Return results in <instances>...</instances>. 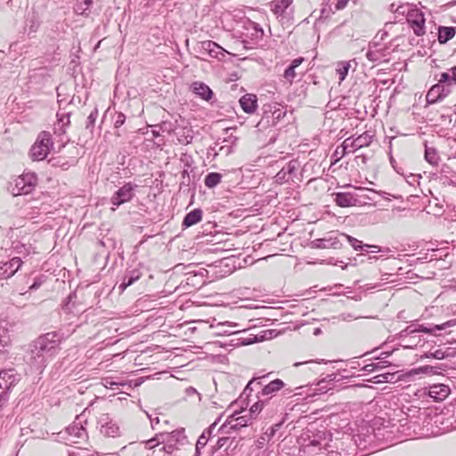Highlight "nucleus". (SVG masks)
Returning <instances> with one entry per match:
<instances>
[{
    "label": "nucleus",
    "instance_id": "nucleus-1",
    "mask_svg": "<svg viewBox=\"0 0 456 456\" xmlns=\"http://www.w3.org/2000/svg\"><path fill=\"white\" fill-rule=\"evenodd\" d=\"M455 325L456 319L450 320L442 324L433 325L429 327L419 325L418 329L413 330L410 326L401 333L402 341L404 343L403 347L414 348L419 346L422 343L419 332L436 334L437 331L445 330L448 328H452Z\"/></svg>",
    "mask_w": 456,
    "mask_h": 456
},
{
    "label": "nucleus",
    "instance_id": "nucleus-2",
    "mask_svg": "<svg viewBox=\"0 0 456 456\" xmlns=\"http://www.w3.org/2000/svg\"><path fill=\"white\" fill-rule=\"evenodd\" d=\"M62 339L63 334L59 331L47 332L34 340L30 348L49 359L57 353Z\"/></svg>",
    "mask_w": 456,
    "mask_h": 456
},
{
    "label": "nucleus",
    "instance_id": "nucleus-3",
    "mask_svg": "<svg viewBox=\"0 0 456 456\" xmlns=\"http://www.w3.org/2000/svg\"><path fill=\"white\" fill-rule=\"evenodd\" d=\"M37 184V175L34 172L23 173L10 183V191L13 196L27 195L32 192Z\"/></svg>",
    "mask_w": 456,
    "mask_h": 456
},
{
    "label": "nucleus",
    "instance_id": "nucleus-4",
    "mask_svg": "<svg viewBox=\"0 0 456 456\" xmlns=\"http://www.w3.org/2000/svg\"><path fill=\"white\" fill-rule=\"evenodd\" d=\"M53 142L51 133L47 131L41 132L30 149L29 156L31 159L34 161L45 159L53 148Z\"/></svg>",
    "mask_w": 456,
    "mask_h": 456
},
{
    "label": "nucleus",
    "instance_id": "nucleus-5",
    "mask_svg": "<svg viewBox=\"0 0 456 456\" xmlns=\"http://www.w3.org/2000/svg\"><path fill=\"white\" fill-rule=\"evenodd\" d=\"M407 9L406 19L414 34L418 37L423 36L426 33L425 30V17L423 12L412 6L402 5L397 9L400 13H404Z\"/></svg>",
    "mask_w": 456,
    "mask_h": 456
},
{
    "label": "nucleus",
    "instance_id": "nucleus-6",
    "mask_svg": "<svg viewBox=\"0 0 456 456\" xmlns=\"http://www.w3.org/2000/svg\"><path fill=\"white\" fill-rule=\"evenodd\" d=\"M372 142V135L365 132L356 138L348 137L341 144V155L347 152H354L363 147L369 146Z\"/></svg>",
    "mask_w": 456,
    "mask_h": 456
},
{
    "label": "nucleus",
    "instance_id": "nucleus-7",
    "mask_svg": "<svg viewBox=\"0 0 456 456\" xmlns=\"http://www.w3.org/2000/svg\"><path fill=\"white\" fill-rule=\"evenodd\" d=\"M390 53L391 50L387 44L370 42L369 44L366 58L371 62L379 63L388 61V56Z\"/></svg>",
    "mask_w": 456,
    "mask_h": 456
},
{
    "label": "nucleus",
    "instance_id": "nucleus-8",
    "mask_svg": "<svg viewBox=\"0 0 456 456\" xmlns=\"http://www.w3.org/2000/svg\"><path fill=\"white\" fill-rule=\"evenodd\" d=\"M452 92V86H449L446 82H442V77H440L437 84L434 85L428 92L426 99L428 103L434 104L447 95Z\"/></svg>",
    "mask_w": 456,
    "mask_h": 456
},
{
    "label": "nucleus",
    "instance_id": "nucleus-9",
    "mask_svg": "<svg viewBox=\"0 0 456 456\" xmlns=\"http://www.w3.org/2000/svg\"><path fill=\"white\" fill-rule=\"evenodd\" d=\"M279 406L278 400H273L272 397L266 400H258L251 406L248 415L250 419H255L261 411H264L266 415H271L274 408L275 411H278Z\"/></svg>",
    "mask_w": 456,
    "mask_h": 456
},
{
    "label": "nucleus",
    "instance_id": "nucleus-10",
    "mask_svg": "<svg viewBox=\"0 0 456 456\" xmlns=\"http://www.w3.org/2000/svg\"><path fill=\"white\" fill-rule=\"evenodd\" d=\"M251 419L248 414L235 417L231 415L227 418L225 422L220 427L219 431L223 434L228 433L230 429L238 430L243 427L248 426Z\"/></svg>",
    "mask_w": 456,
    "mask_h": 456
},
{
    "label": "nucleus",
    "instance_id": "nucleus-11",
    "mask_svg": "<svg viewBox=\"0 0 456 456\" xmlns=\"http://www.w3.org/2000/svg\"><path fill=\"white\" fill-rule=\"evenodd\" d=\"M21 265L22 261L20 256H14L8 261L0 262V279H8L13 276Z\"/></svg>",
    "mask_w": 456,
    "mask_h": 456
},
{
    "label": "nucleus",
    "instance_id": "nucleus-12",
    "mask_svg": "<svg viewBox=\"0 0 456 456\" xmlns=\"http://www.w3.org/2000/svg\"><path fill=\"white\" fill-rule=\"evenodd\" d=\"M48 360L43 354L37 353L30 348L28 355V364L34 372L42 373L45 369Z\"/></svg>",
    "mask_w": 456,
    "mask_h": 456
},
{
    "label": "nucleus",
    "instance_id": "nucleus-13",
    "mask_svg": "<svg viewBox=\"0 0 456 456\" xmlns=\"http://www.w3.org/2000/svg\"><path fill=\"white\" fill-rule=\"evenodd\" d=\"M136 184L132 183H126L116 191V207L120 206L126 202L130 201L134 196V190Z\"/></svg>",
    "mask_w": 456,
    "mask_h": 456
},
{
    "label": "nucleus",
    "instance_id": "nucleus-14",
    "mask_svg": "<svg viewBox=\"0 0 456 456\" xmlns=\"http://www.w3.org/2000/svg\"><path fill=\"white\" fill-rule=\"evenodd\" d=\"M98 428L100 432L109 437L114 436V423L113 419L109 413L102 414L98 419Z\"/></svg>",
    "mask_w": 456,
    "mask_h": 456
},
{
    "label": "nucleus",
    "instance_id": "nucleus-15",
    "mask_svg": "<svg viewBox=\"0 0 456 456\" xmlns=\"http://www.w3.org/2000/svg\"><path fill=\"white\" fill-rule=\"evenodd\" d=\"M201 52L207 53L212 58L220 59L224 56V50L216 42L211 40L203 41L200 43Z\"/></svg>",
    "mask_w": 456,
    "mask_h": 456
},
{
    "label": "nucleus",
    "instance_id": "nucleus-16",
    "mask_svg": "<svg viewBox=\"0 0 456 456\" xmlns=\"http://www.w3.org/2000/svg\"><path fill=\"white\" fill-rule=\"evenodd\" d=\"M450 394V387L444 384H434L428 387V395L435 401H443Z\"/></svg>",
    "mask_w": 456,
    "mask_h": 456
},
{
    "label": "nucleus",
    "instance_id": "nucleus-17",
    "mask_svg": "<svg viewBox=\"0 0 456 456\" xmlns=\"http://www.w3.org/2000/svg\"><path fill=\"white\" fill-rule=\"evenodd\" d=\"M340 242L338 240V237L333 235H329L328 237L316 239L311 242L312 248H338L340 247Z\"/></svg>",
    "mask_w": 456,
    "mask_h": 456
},
{
    "label": "nucleus",
    "instance_id": "nucleus-18",
    "mask_svg": "<svg viewBox=\"0 0 456 456\" xmlns=\"http://www.w3.org/2000/svg\"><path fill=\"white\" fill-rule=\"evenodd\" d=\"M162 443H170L176 446L183 444L186 436L183 429L174 430L171 433L160 434Z\"/></svg>",
    "mask_w": 456,
    "mask_h": 456
},
{
    "label": "nucleus",
    "instance_id": "nucleus-19",
    "mask_svg": "<svg viewBox=\"0 0 456 456\" xmlns=\"http://www.w3.org/2000/svg\"><path fill=\"white\" fill-rule=\"evenodd\" d=\"M341 236L344 237L345 239H346V240L349 242V244L355 250H360V249H362L363 248H372L371 252H388L389 251L388 248L381 249L379 246H376V245L362 244V242L361 240H359L350 235L345 234V233H342Z\"/></svg>",
    "mask_w": 456,
    "mask_h": 456
},
{
    "label": "nucleus",
    "instance_id": "nucleus-20",
    "mask_svg": "<svg viewBox=\"0 0 456 456\" xmlns=\"http://www.w3.org/2000/svg\"><path fill=\"white\" fill-rule=\"evenodd\" d=\"M305 61V59L303 57H298V58H296L294 59L291 63L289 64V66L284 70V73H283V77L284 79L289 83V84H292L294 79L296 78L297 77V72H296V69L297 67H299L303 61Z\"/></svg>",
    "mask_w": 456,
    "mask_h": 456
},
{
    "label": "nucleus",
    "instance_id": "nucleus-21",
    "mask_svg": "<svg viewBox=\"0 0 456 456\" xmlns=\"http://www.w3.org/2000/svg\"><path fill=\"white\" fill-rule=\"evenodd\" d=\"M192 92L205 101H209L213 96V92L208 86L202 82H194L191 85Z\"/></svg>",
    "mask_w": 456,
    "mask_h": 456
},
{
    "label": "nucleus",
    "instance_id": "nucleus-22",
    "mask_svg": "<svg viewBox=\"0 0 456 456\" xmlns=\"http://www.w3.org/2000/svg\"><path fill=\"white\" fill-rule=\"evenodd\" d=\"M240 104L246 113L251 114L257 107L256 97L254 94H245L240 99Z\"/></svg>",
    "mask_w": 456,
    "mask_h": 456
},
{
    "label": "nucleus",
    "instance_id": "nucleus-23",
    "mask_svg": "<svg viewBox=\"0 0 456 456\" xmlns=\"http://www.w3.org/2000/svg\"><path fill=\"white\" fill-rule=\"evenodd\" d=\"M116 456H142V444L137 443H130L128 445L123 446Z\"/></svg>",
    "mask_w": 456,
    "mask_h": 456
},
{
    "label": "nucleus",
    "instance_id": "nucleus-24",
    "mask_svg": "<svg viewBox=\"0 0 456 456\" xmlns=\"http://www.w3.org/2000/svg\"><path fill=\"white\" fill-rule=\"evenodd\" d=\"M284 387L285 383L281 379H276L262 387L261 395H270V397H273V395L282 389ZM272 399L274 400L273 398Z\"/></svg>",
    "mask_w": 456,
    "mask_h": 456
},
{
    "label": "nucleus",
    "instance_id": "nucleus-25",
    "mask_svg": "<svg viewBox=\"0 0 456 456\" xmlns=\"http://www.w3.org/2000/svg\"><path fill=\"white\" fill-rule=\"evenodd\" d=\"M335 202L339 207L347 208L355 205L356 199L350 192H338L335 194Z\"/></svg>",
    "mask_w": 456,
    "mask_h": 456
},
{
    "label": "nucleus",
    "instance_id": "nucleus-26",
    "mask_svg": "<svg viewBox=\"0 0 456 456\" xmlns=\"http://www.w3.org/2000/svg\"><path fill=\"white\" fill-rule=\"evenodd\" d=\"M237 327H239V324L236 322H224L217 323L216 325L215 329L216 330V334L222 336V335H232V334L240 332V330H233Z\"/></svg>",
    "mask_w": 456,
    "mask_h": 456
},
{
    "label": "nucleus",
    "instance_id": "nucleus-27",
    "mask_svg": "<svg viewBox=\"0 0 456 456\" xmlns=\"http://www.w3.org/2000/svg\"><path fill=\"white\" fill-rule=\"evenodd\" d=\"M354 65V69L357 66V61L355 59L350 60V61H339L337 65L336 71L339 76V80L344 81L348 74L349 69Z\"/></svg>",
    "mask_w": 456,
    "mask_h": 456
},
{
    "label": "nucleus",
    "instance_id": "nucleus-28",
    "mask_svg": "<svg viewBox=\"0 0 456 456\" xmlns=\"http://www.w3.org/2000/svg\"><path fill=\"white\" fill-rule=\"evenodd\" d=\"M84 424H86V416L85 411L77 415L75 421L71 425L77 426L76 429L77 430V433H76V436L78 439H84L86 436V431Z\"/></svg>",
    "mask_w": 456,
    "mask_h": 456
},
{
    "label": "nucleus",
    "instance_id": "nucleus-29",
    "mask_svg": "<svg viewBox=\"0 0 456 456\" xmlns=\"http://www.w3.org/2000/svg\"><path fill=\"white\" fill-rule=\"evenodd\" d=\"M84 424H86V416L85 411L77 415L75 421L71 425L77 426L76 429L77 430V433H76V436L78 439H84L86 436V431Z\"/></svg>",
    "mask_w": 456,
    "mask_h": 456
},
{
    "label": "nucleus",
    "instance_id": "nucleus-30",
    "mask_svg": "<svg viewBox=\"0 0 456 456\" xmlns=\"http://www.w3.org/2000/svg\"><path fill=\"white\" fill-rule=\"evenodd\" d=\"M202 218V211L200 208L189 212L183 218V225L190 227L199 223Z\"/></svg>",
    "mask_w": 456,
    "mask_h": 456
},
{
    "label": "nucleus",
    "instance_id": "nucleus-31",
    "mask_svg": "<svg viewBox=\"0 0 456 456\" xmlns=\"http://www.w3.org/2000/svg\"><path fill=\"white\" fill-rule=\"evenodd\" d=\"M456 30L453 27H439L438 41L440 44H445L455 36Z\"/></svg>",
    "mask_w": 456,
    "mask_h": 456
},
{
    "label": "nucleus",
    "instance_id": "nucleus-32",
    "mask_svg": "<svg viewBox=\"0 0 456 456\" xmlns=\"http://www.w3.org/2000/svg\"><path fill=\"white\" fill-rule=\"evenodd\" d=\"M11 344V335L10 330L6 327V324L4 325L0 323V353L4 352L7 346Z\"/></svg>",
    "mask_w": 456,
    "mask_h": 456
},
{
    "label": "nucleus",
    "instance_id": "nucleus-33",
    "mask_svg": "<svg viewBox=\"0 0 456 456\" xmlns=\"http://www.w3.org/2000/svg\"><path fill=\"white\" fill-rule=\"evenodd\" d=\"M141 273L138 270L131 271L125 278L122 283L119 285L121 291H124L128 286L132 285L134 281L139 280Z\"/></svg>",
    "mask_w": 456,
    "mask_h": 456
},
{
    "label": "nucleus",
    "instance_id": "nucleus-34",
    "mask_svg": "<svg viewBox=\"0 0 456 456\" xmlns=\"http://www.w3.org/2000/svg\"><path fill=\"white\" fill-rule=\"evenodd\" d=\"M291 3L292 0H274L272 2V10L276 14H282Z\"/></svg>",
    "mask_w": 456,
    "mask_h": 456
},
{
    "label": "nucleus",
    "instance_id": "nucleus-35",
    "mask_svg": "<svg viewBox=\"0 0 456 456\" xmlns=\"http://www.w3.org/2000/svg\"><path fill=\"white\" fill-rule=\"evenodd\" d=\"M221 180H222L221 174L216 173V172H211L206 175L204 183L208 188H214L218 183H220Z\"/></svg>",
    "mask_w": 456,
    "mask_h": 456
},
{
    "label": "nucleus",
    "instance_id": "nucleus-36",
    "mask_svg": "<svg viewBox=\"0 0 456 456\" xmlns=\"http://www.w3.org/2000/svg\"><path fill=\"white\" fill-rule=\"evenodd\" d=\"M442 82H446L449 86H456V66L451 68L448 71L443 72L440 76Z\"/></svg>",
    "mask_w": 456,
    "mask_h": 456
},
{
    "label": "nucleus",
    "instance_id": "nucleus-37",
    "mask_svg": "<svg viewBox=\"0 0 456 456\" xmlns=\"http://www.w3.org/2000/svg\"><path fill=\"white\" fill-rule=\"evenodd\" d=\"M93 0H78L74 6V11L78 15H87V10L92 5Z\"/></svg>",
    "mask_w": 456,
    "mask_h": 456
},
{
    "label": "nucleus",
    "instance_id": "nucleus-38",
    "mask_svg": "<svg viewBox=\"0 0 456 456\" xmlns=\"http://www.w3.org/2000/svg\"><path fill=\"white\" fill-rule=\"evenodd\" d=\"M425 159L426 160L433 165L436 166L438 163L439 157L435 148L426 147L425 150Z\"/></svg>",
    "mask_w": 456,
    "mask_h": 456
},
{
    "label": "nucleus",
    "instance_id": "nucleus-39",
    "mask_svg": "<svg viewBox=\"0 0 456 456\" xmlns=\"http://www.w3.org/2000/svg\"><path fill=\"white\" fill-rule=\"evenodd\" d=\"M162 442H161V437H160V434H159L150 440L141 443V444H142V448L143 447L145 449L151 450V449H154L155 447H157Z\"/></svg>",
    "mask_w": 456,
    "mask_h": 456
},
{
    "label": "nucleus",
    "instance_id": "nucleus-40",
    "mask_svg": "<svg viewBox=\"0 0 456 456\" xmlns=\"http://www.w3.org/2000/svg\"><path fill=\"white\" fill-rule=\"evenodd\" d=\"M13 251L19 255L27 256L29 254V248L23 243L20 241L12 242Z\"/></svg>",
    "mask_w": 456,
    "mask_h": 456
},
{
    "label": "nucleus",
    "instance_id": "nucleus-41",
    "mask_svg": "<svg viewBox=\"0 0 456 456\" xmlns=\"http://www.w3.org/2000/svg\"><path fill=\"white\" fill-rule=\"evenodd\" d=\"M97 117H98V110H97V109H94L93 111H91V113L87 117L86 123V129H88L90 131L93 130Z\"/></svg>",
    "mask_w": 456,
    "mask_h": 456
},
{
    "label": "nucleus",
    "instance_id": "nucleus-42",
    "mask_svg": "<svg viewBox=\"0 0 456 456\" xmlns=\"http://www.w3.org/2000/svg\"><path fill=\"white\" fill-rule=\"evenodd\" d=\"M57 118H58L57 124H59L61 126H64L66 127H68L69 126L70 112H65V113L58 112Z\"/></svg>",
    "mask_w": 456,
    "mask_h": 456
},
{
    "label": "nucleus",
    "instance_id": "nucleus-43",
    "mask_svg": "<svg viewBox=\"0 0 456 456\" xmlns=\"http://www.w3.org/2000/svg\"><path fill=\"white\" fill-rule=\"evenodd\" d=\"M77 426H69L66 428L67 434L69 436V442L73 444L79 443V439L77 437L76 433H77V430L76 429Z\"/></svg>",
    "mask_w": 456,
    "mask_h": 456
},
{
    "label": "nucleus",
    "instance_id": "nucleus-44",
    "mask_svg": "<svg viewBox=\"0 0 456 456\" xmlns=\"http://www.w3.org/2000/svg\"><path fill=\"white\" fill-rule=\"evenodd\" d=\"M324 383H325L324 380L320 381L316 385V387L313 389V392L311 394H309V395H314L317 393L323 394V393H326L327 391H329L330 389H331V387L322 386V384H324ZM309 390H312V388H309Z\"/></svg>",
    "mask_w": 456,
    "mask_h": 456
},
{
    "label": "nucleus",
    "instance_id": "nucleus-45",
    "mask_svg": "<svg viewBox=\"0 0 456 456\" xmlns=\"http://www.w3.org/2000/svg\"><path fill=\"white\" fill-rule=\"evenodd\" d=\"M388 36V32L386 29L378 31L371 42L386 44L385 40Z\"/></svg>",
    "mask_w": 456,
    "mask_h": 456
},
{
    "label": "nucleus",
    "instance_id": "nucleus-46",
    "mask_svg": "<svg viewBox=\"0 0 456 456\" xmlns=\"http://www.w3.org/2000/svg\"><path fill=\"white\" fill-rule=\"evenodd\" d=\"M45 281V275H39V276H37L34 281H33V283L29 286V290H37V289H39L42 284Z\"/></svg>",
    "mask_w": 456,
    "mask_h": 456
},
{
    "label": "nucleus",
    "instance_id": "nucleus-47",
    "mask_svg": "<svg viewBox=\"0 0 456 456\" xmlns=\"http://www.w3.org/2000/svg\"><path fill=\"white\" fill-rule=\"evenodd\" d=\"M250 26L254 29V33L252 34V37L254 39H261L264 36V30L259 27L258 24L255 22H251Z\"/></svg>",
    "mask_w": 456,
    "mask_h": 456
},
{
    "label": "nucleus",
    "instance_id": "nucleus-48",
    "mask_svg": "<svg viewBox=\"0 0 456 456\" xmlns=\"http://www.w3.org/2000/svg\"><path fill=\"white\" fill-rule=\"evenodd\" d=\"M265 376L259 377V378H254L252 379L248 385L246 386L244 389V393L249 392L251 393L254 390V386L261 385L260 379H264Z\"/></svg>",
    "mask_w": 456,
    "mask_h": 456
},
{
    "label": "nucleus",
    "instance_id": "nucleus-49",
    "mask_svg": "<svg viewBox=\"0 0 456 456\" xmlns=\"http://www.w3.org/2000/svg\"><path fill=\"white\" fill-rule=\"evenodd\" d=\"M297 169V163L296 162H289L286 167H283L279 173L278 176L281 174H289L291 175L295 170Z\"/></svg>",
    "mask_w": 456,
    "mask_h": 456
},
{
    "label": "nucleus",
    "instance_id": "nucleus-50",
    "mask_svg": "<svg viewBox=\"0 0 456 456\" xmlns=\"http://www.w3.org/2000/svg\"><path fill=\"white\" fill-rule=\"evenodd\" d=\"M281 425H282V421L272 426L264 435L268 439H270L271 437H273L275 435L276 431L281 427Z\"/></svg>",
    "mask_w": 456,
    "mask_h": 456
},
{
    "label": "nucleus",
    "instance_id": "nucleus-51",
    "mask_svg": "<svg viewBox=\"0 0 456 456\" xmlns=\"http://www.w3.org/2000/svg\"><path fill=\"white\" fill-rule=\"evenodd\" d=\"M165 445L159 450L158 453L159 455L160 454L161 452H165L168 454H171L175 449H177L176 446L173 445L172 444L170 443H164Z\"/></svg>",
    "mask_w": 456,
    "mask_h": 456
},
{
    "label": "nucleus",
    "instance_id": "nucleus-52",
    "mask_svg": "<svg viewBox=\"0 0 456 456\" xmlns=\"http://www.w3.org/2000/svg\"><path fill=\"white\" fill-rule=\"evenodd\" d=\"M75 294H70L65 300L64 304L62 305V309L67 312H70L72 307L74 306V304H72V306L70 307V304L72 301V298L75 297Z\"/></svg>",
    "mask_w": 456,
    "mask_h": 456
},
{
    "label": "nucleus",
    "instance_id": "nucleus-53",
    "mask_svg": "<svg viewBox=\"0 0 456 456\" xmlns=\"http://www.w3.org/2000/svg\"><path fill=\"white\" fill-rule=\"evenodd\" d=\"M383 366L380 365V362H377V363H369V364H366L364 367H363V370L367 372H372V371H375V370H378L379 369H382Z\"/></svg>",
    "mask_w": 456,
    "mask_h": 456
},
{
    "label": "nucleus",
    "instance_id": "nucleus-54",
    "mask_svg": "<svg viewBox=\"0 0 456 456\" xmlns=\"http://www.w3.org/2000/svg\"><path fill=\"white\" fill-rule=\"evenodd\" d=\"M66 128H67L66 126H61L56 123L54 125L53 134L57 136L61 137L62 135H64L66 134Z\"/></svg>",
    "mask_w": 456,
    "mask_h": 456
},
{
    "label": "nucleus",
    "instance_id": "nucleus-55",
    "mask_svg": "<svg viewBox=\"0 0 456 456\" xmlns=\"http://www.w3.org/2000/svg\"><path fill=\"white\" fill-rule=\"evenodd\" d=\"M268 440L269 439L265 435L261 436L256 442V447L258 449L263 448L266 444Z\"/></svg>",
    "mask_w": 456,
    "mask_h": 456
},
{
    "label": "nucleus",
    "instance_id": "nucleus-56",
    "mask_svg": "<svg viewBox=\"0 0 456 456\" xmlns=\"http://www.w3.org/2000/svg\"><path fill=\"white\" fill-rule=\"evenodd\" d=\"M185 394L187 396H192V395H197L198 397V401H200V394L197 392V390L192 387H189L185 389Z\"/></svg>",
    "mask_w": 456,
    "mask_h": 456
},
{
    "label": "nucleus",
    "instance_id": "nucleus-57",
    "mask_svg": "<svg viewBox=\"0 0 456 456\" xmlns=\"http://www.w3.org/2000/svg\"><path fill=\"white\" fill-rule=\"evenodd\" d=\"M231 441L230 437H221L216 442V448L221 449Z\"/></svg>",
    "mask_w": 456,
    "mask_h": 456
},
{
    "label": "nucleus",
    "instance_id": "nucleus-58",
    "mask_svg": "<svg viewBox=\"0 0 456 456\" xmlns=\"http://www.w3.org/2000/svg\"><path fill=\"white\" fill-rule=\"evenodd\" d=\"M350 0H337L335 9L337 11L344 9Z\"/></svg>",
    "mask_w": 456,
    "mask_h": 456
},
{
    "label": "nucleus",
    "instance_id": "nucleus-59",
    "mask_svg": "<svg viewBox=\"0 0 456 456\" xmlns=\"http://www.w3.org/2000/svg\"><path fill=\"white\" fill-rule=\"evenodd\" d=\"M126 117L123 113H116V127L124 124Z\"/></svg>",
    "mask_w": 456,
    "mask_h": 456
},
{
    "label": "nucleus",
    "instance_id": "nucleus-60",
    "mask_svg": "<svg viewBox=\"0 0 456 456\" xmlns=\"http://www.w3.org/2000/svg\"><path fill=\"white\" fill-rule=\"evenodd\" d=\"M431 370L430 367H421V368H418V369H413L411 370L410 374H419V373H424V372H428Z\"/></svg>",
    "mask_w": 456,
    "mask_h": 456
},
{
    "label": "nucleus",
    "instance_id": "nucleus-61",
    "mask_svg": "<svg viewBox=\"0 0 456 456\" xmlns=\"http://www.w3.org/2000/svg\"><path fill=\"white\" fill-rule=\"evenodd\" d=\"M208 442V437L206 436V433L204 432L199 438L197 442V449L200 447V445L204 446Z\"/></svg>",
    "mask_w": 456,
    "mask_h": 456
},
{
    "label": "nucleus",
    "instance_id": "nucleus-62",
    "mask_svg": "<svg viewBox=\"0 0 456 456\" xmlns=\"http://www.w3.org/2000/svg\"><path fill=\"white\" fill-rule=\"evenodd\" d=\"M318 362H315V361H305V362H295L293 365L295 367H298V366H301V365H311V366H315Z\"/></svg>",
    "mask_w": 456,
    "mask_h": 456
},
{
    "label": "nucleus",
    "instance_id": "nucleus-63",
    "mask_svg": "<svg viewBox=\"0 0 456 456\" xmlns=\"http://www.w3.org/2000/svg\"><path fill=\"white\" fill-rule=\"evenodd\" d=\"M104 382H105V383H104V386H105L106 387H109V388H110V389H112V388H113V386H114V380H113L111 378H106V379H104Z\"/></svg>",
    "mask_w": 456,
    "mask_h": 456
},
{
    "label": "nucleus",
    "instance_id": "nucleus-64",
    "mask_svg": "<svg viewBox=\"0 0 456 456\" xmlns=\"http://www.w3.org/2000/svg\"><path fill=\"white\" fill-rule=\"evenodd\" d=\"M432 355L436 359H444V353L442 352L441 350H436Z\"/></svg>",
    "mask_w": 456,
    "mask_h": 456
}]
</instances>
